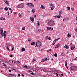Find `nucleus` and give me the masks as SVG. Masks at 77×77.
<instances>
[{"mask_svg":"<svg viewBox=\"0 0 77 77\" xmlns=\"http://www.w3.org/2000/svg\"><path fill=\"white\" fill-rule=\"evenodd\" d=\"M3 29L2 28H0V34H1V35L2 36H4V38H5L6 36V31H5L3 34Z\"/></svg>","mask_w":77,"mask_h":77,"instance_id":"nucleus-1","label":"nucleus"},{"mask_svg":"<svg viewBox=\"0 0 77 77\" xmlns=\"http://www.w3.org/2000/svg\"><path fill=\"white\" fill-rule=\"evenodd\" d=\"M48 24L49 26H54L56 25V23L54 22V21L52 20H48Z\"/></svg>","mask_w":77,"mask_h":77,"instance_id":"nucleus-2","label":"nucleus"},{"mask_svg":"<svg viewBox=\"0 0 77 77\" xmlns=\"http://www.w3.org/2000/svg\"><path fill=\"white\" fill-rule=\"evenodd\" d=\"M41 44H40V42H39V40H38L37 41L36 45L35 46V47H36V46H38V47H40V46H41Z\"/></svg>","mask_w":77,"mask_h":77,"instance_id":"nucleus-3","label":"nucleus"},{"mask_svg":"<svg viewBox=\"0 0 77 77\" xmlns=\"http://www.w3.org/2000/svg\"><path fill=\"white\" fill-rule=\"evenodd\" d=\"M17 6L19 8H23L24 6V4L23 3H21L18 5Z\"/></svg>","mask_w":77,"mask_h":77,"instance_id":"nucleus-4","label":"nucleus"},{"mask_svg":"<svg viewBox=\"0 0 77 77\" xmlns=\"http://www.w3.org/2000/svg\"><path fill=\"white\" fill-rule=\"evenodd\" d=\"M70 69L71 70H72V71H75L76 70H77V67H75L74 66H72L70 67Z\"/></svg>","mask_w":77,"mask_h":77,"instance_id":"nucleus-5","label":"nucleus"},{"mask_svg":"<svg viewBox=\"0 0 77 77\" xmlns=\"http://www.w3.org/2000/svg\"><path fill=\"white\" fill-rule=\"evenodd\" d=\"M50 6H51V11H53V10L54 9V7H55V6L53 4H50Z\"/></svg>","mask_w":77,"mask_h":77,"instance_id":"nucleus-6","label":"nucleus"},{"mask_svg":"<svg viewBox=\"0 0 77 77\" xmlns=\"http://www.w3.org/2000/svg\"><path fill=\"white\" fill-rule=\"evenodd\" d=\"M68 18H66L63 19V21H68L69 20Z\"/></svg>","mask_w":77,"mask_h":77,"instance_id":"nucleus-7","label":"nucleus"},{"mask_svg":"<svg viewBox=\"0 0 77 77\" xmlns=\"http://www.w3.org/2000/svg\"><path fill=\"white\" fill-rule=\"evenodd\" d=\"M30 19L31 21H32V22H33V21H34V18H33V17H31L30 18Z\"/></svg>","mask_w":77,"mask_h":77,"instance_id":"nucleus-8","label":"nucleus"},{"mask_svg":"<svg viewBox=\"0 0 77 77\" xmlns=\"http://www.w3.org/2000/svg\"><path fill=\"white\" fill-rule=\"evenodd\" d=\"M71 48L72 50H73L74 48H75V46L72 45L71 46Z\"/></svg>","mask_w":77,"mask_h":77,"instance_id":"nucleus-9","label":"nucleus"},{"mask_svg":"<svg viewBox=\"0 0 77 77\" xmlns=\"http://www.w3.org/2000/svg\"><path fill=\"white\" fill-rule=\"evenodd\" d=\"M26 5H29V7H30L31 8L32 7V3H27Z\"/></svg>","mask_w":77,"mask_h":77,"instance_id":"nucleus-10","label":"nucleus"},{"mask_svg":"<svg viewBox=\"0 0 77 77\" xmlns=\"http://www.w3.org/2000/svg\"><path fill=\"white\" fill-rule=\"evenodd\" d=\"M42 70L44 72H47V69H43Z\"/></svg>","mask_w":77,"mask_h":77,"instance_id":"nucleus-11","label":"nucleus"},{"mask_svg":"<svg viewBox=\"0 0 77 77\" xmlns=\"http://www.w3.org/2000/svg\"><path fill=\"white\" fill-rule=\"evenodd\" d=\"M41 8L42 9H45V7L43 5H41Z\"/></svg>","mask_w":77,"mask_h":77,"instance_id":"nucleus-12","label":"nucleus"},{"mask_svg":"<svg viewBox=\"0 0 77 77\" xmlns=\"http://www.w3.org/2000/svg\"><path fill=\"white\" fill-rule=\"evenodd\" d=\"M4 2L6 3V4H7V5H9V4L8 3V2L7 1H4Z\"/></svg>","mask_w":77,"mask_h":77,"instance_id":"nucleus-13","label":"nucleus"},{"mask_svg":"<svg viewBox=\"0 0 77 77\" xmlns=\"http://www.w3.org/2000/svg\"><path fill=\"white\" fill-rule=\"evenodd\" d=\"M64 47L65 48H66V49H68L69 48V47H68V46L67 45H65Z\"/></svg>","mask_w":77,"mask_h":77,"instance_id":"nucleus-14","label":"nucleus"},{"mask_svg":"<svg viewBox=\"0 0 77 77\" xmlns=\"http://www.w3.org/2000/svg\"><path fill=\"white\" fill-rule=\"evenodd\" d=\"M9 75H10L11 77H13V76L15 77V75L11 74H9Z\"/></svg>","mask_w":77,"mask_h":77,"instance_id":"nucleus-15","label":"nucleus"},{"mask_svg":"<svg viewBox=\"0 0 77 77\" xmlns=\"http://www.w3.org/2000/svg\"><path fill=\"white\" fill-rule=\"evenodd\" d=\"M56 46L57 47V48H58V47H60V43H58Z\"/></svg>","mask_w":77,"mask_h":77,"instance_id":"nucleus-16","label":"nucleus"},{"mask_svg":"<svg viewBox=\"0 0 77 77\" xmlns=\"http://www.w3.org/2000/svg\"><path fill=\"white\" fill-rule=\"evenodd\" d=\"M0 20H5V18L3 17H1L0 18Z\"/></svg>","mask_w":77,"mask_h":77,"instance_id":"nucleus-17","label":"nucleus"},{"mask_svg":"<svg viewBox=\"0 0 77 77\" xmlns=\"http://www.w3.org/2000/svg\"><path fill=\"white\" fill-rule=\"evenodd\" d=\"M48 58H46L45 59V61H47V60H48L49 59V57H48Z\"/></svg>","mask_w":77,"mask_h":77,"instance_id":"nucleus-18","label":"nucleus"},{"mask_svg":"<svg viewBox=\"0 0 77 77\" xmlns=\"http://www.w3.org/2000/svg\"><path fill=\"white\" fill-rule=\"evenodd\" d=\"M35 43H36L35 42H32L31 43V45H34V44H35Z\"/></svg>","mask_w":77,"mask_h":77,"instance_id":"nucleus-19","label":"nucleus"},{"mask_svg":"<svg viewBox=\"0 0 77 77\" xmlns=\"http://www.w3.org/2000/svg\"><path fill=\"white\" fill-rule=\"evenodd\" d=\"M45 59H43L41 61V62H45Z\"/></svg>","mask_w":77,"mask_h":77,"instance_id":"nucleus-20","label":"nucleus"},{"mask_svg":"<svg viewBox=\"0 0 77 77\" xmlns=\"http://www.w3.org/2000/svg\"><path fill=\"white\" fill-rule=\"evenodd\" d=\"M65 53L64 52H63L61 54V56H65Z\"/></svg>","mask_w":77,"mask_h":77,"instance_id":"nucleus-21","label":"nucleus"},{"mask_svg":"<svg viewBox=\"0 0 77 77\" xmlns=\"http://www.w3.org/2000/svg\"><path fill=\"white\" fill-rule=\"evenodd\" d=\"M54 41L53 42V44H52L53 45H54V44H55L56 42V40H55V42H54Z\"/></svg>","mask_w":77,"mask_h":77,"instance_id":"nucleus-22","label":"nucleus"},{"mask_svg":"<svg viewBox=\"0 0 77 77\" xmlns=\"http://www.w3.org/2000/svg\"><path fill=\"white\" fill-rule=\"evenodd\" d=\"M21 50L22 51H25V49L24 48H22Z\"/></svg>","mask_w":77,"mask_h":77,"instance_id":"nucleus-23","label":"nucleus"},{"mask_svg":"<svg viewBox=\"0 0 77 77\" xmlns=\"http://www.w3.org/2000/svg\"><path fill=\"white\" fill-rule=\"evenodd\" d=\"M65 66H67V61H66L65 62Z\"/></svg>","mask_w":77,"mask_h":77,"instance_id":"nucleus-24","label":"nucleus"},{"mask_svg":"<svg viewBox=\"0 0 77 77\" xmlns=\"http://www.w3.org/2000/svg\"><path fill=\"white\" fill-rule=\"evenodd\" d=\"M8 8H5L4 9L5 10V11H8Z\"/></svg>","mask_w":77,"mask_h":77,"instance_id":"nucleus-25","label":"nucleus"},{"mask_svg":"<svg viewBox=\"0 0 77 77\" xmlns=\"http://www.w3.org/2000/svg\"><path fill=\"white\" fill-rule=\"evenodd\" d=\"M28 41H29V42L31 41V40L30 39V38H28Z\"/></svg>","mask_w":77,"mask_h":77,"instance_id":"nucleus-26","label":"nucleus"},{"mask_svg":"<svg viewBox=\"0 0 77 77\" xmlns=\"http://www.w3.org/2000/svg\"><path fill=\"white\" fill-rule=\"evenodd\" d=\"M35 6V5L32 4V3L31 4V8H33V7H34Z\"/></svg>","mask_w":77,"mask_h":77,"instance_id":"nucleus-27","label":"nucleus"},{"mask_svg":"<svg viewBox=\"0 0 77 77\" xmlns=\"http://www.w3.org/2000/svg\"><path fill=\"white\" fill-rule=\"evenodd\" d=\"M54 56H55V57H57V54L56 53H55L54 54Z\"/></svg>","mask_w":77,"mask_h":77,"instance_id":"nucleus-28","label":"nucleus"},{"mask_svg":"<svg viewBox=\"0 0 77 77\" xmlns=\"http://www.w3.org/2000/svg\"><path fill=\"white\" fill-rule=\"evenodd\" d=\"M19 16L20 17V18H21L22 17V16H21V15L20 14H19Z\"/></svg>","mask_w":77,"mask_h":77,"instance_id":"nucleus-29","label":"nucleus"},{"mask_svg":"<svg viewBox=\"0 0 77 77\" xmlns=\"http://www.w3.org/2000/svg\"><path fill=\"white\" fill-rule=\"evenodd\" d=\"M67 8L68 9V10H69V11L71 10V8H70L69 7H67Z\"/></svg>","mask_w":77,"mask_h":77,"instance_id":"nucleus-30","label":"nucleus"},{"mask_svg":"<svg viewBox=\"0 0 77 77\" xmlns=\"http://www.w3.org/2000/svg\"><path fill=\"white\" fill-rule=\"evenodd\" d=\"M53 30V28L51 27H50V30Z\"/></svg>","mask_w":77,"mask_h":77,"instance_id":"nucleus-31","label":"nucleus"},{"mask_svg":"<svg viewBox=\"0 0 77 77\" xmlns=\"http://www.w3.org/2000/svg\"><path fill=\"white\" fill-rule=\"evenodd\" d=\"M48 36H46L45 37V39H48Z\"/></svg>","mask_w":77,"mask_h":77,"instance_id":"nucleus-32","label":"nucleus"},{"mask_svg":"<svg viewBox=\"0 0 77 77\" xmlns=\"http://www.w3.org/2000/svg\"><path fill=\"white\" fill-rule=\"evenodd\" d=\"M71 10L72 11H74V8H72Z\"/></svg>","mask_w":77,"mask_h":77,"instance_id":"nucleus-33","label":"nucleus"},{"mask_svg":"<svg viewBox=\"0 0 77 77\" xmlns=\"http://www.w3.org/2000/svg\"><path fill=\"white\" fill-rule=\"evenodd\" d=\"M35 10L34 9H32V11L33 13H35Z\"/></svg>","mask_w":77,"mask_h":77,"instance_id":"nucleus-34","label":"nucleus"},{"mask_svg":"<svg viewBox=\"0 0 77 77\" xmlns=\"http://www.w3.org/2000/svg\"><path fill=\"white\" fill-rule=\"evenodd\" d=\"M57 17H58V18H61V17H62V16H61L58 15V16H57Z\"/></svg>","mask_w":77,"mask_h":77,"instance_id":"nucleus-35","label":"nucleus"},{"mask_svg":"<svg viewBox=\"0 0 77 77\" xmlns=\"http://www.w3.org/2000/svg\"><path fill=\"white\" fill-rule=\"evenodd\" d=\"M25 28H26V27H23L22 29V30H25Z\"/></svg>","mask_w":77,"mask_h":77,"instance_id":"nucleus-36","label":"nucleus"},{"mask_svg":"<svg viewBox=\"0 0 77 77\" xmlns=\"http://www.w3.org/2000/svg\"><path fill=\"white\" fill-rule=\"evenodd\" d=\"M37 24L38 25V26H39V22L38 21H37Z\"/></svg>","mask_w":77,"mask_h":77,"instance_id":"nucleus-37","label":"nucleus"},{"mask_svg":"<svg viewBox=\"0 0 77 77\" xmlns=\"http://www.w3.org/2000/svg\"><path fill=\"white\" fill-rule=\"evenodd\" d=\"M55 18H58V17L57 16H54Z\"/></svg>","mask_w":77,"mask_h":77,"instance_id":"nucleus-38","label":"nucleus"},{"mask_svg":"<svg viewBox=\"0 0 77 77\" xmlns=\"http://www.w3.org/2000/svg\"><path fill=\"white\" fill-rule=\"evenodd\" d=\"M75 31H76V32H77V28H75Z\"/></svg>","mask_w":77,"mask_h":77,"instance_id":"nucleus-39","label":"nucleus"},{"mask_svg":"<svg viewBox=\"0 0 77 77\" xmlns=\"http://www.w3.org/2000/svg\"><path fill=\"white\" fill-rule=\"evenodd\" d=\"M47 30H50V28H49L48 27H47Z\"/></svg>","mask_w":77,"mask_h":77,"instance_id":"nucleus-40","label":"nucleus"},{"mask_svg":"<svg viewBox=\"0 0 77 77\" xmlns=\"http://www.w3.org/2000/svg\"><path fill=\"white\" fill-rule=\"evenodd\" d=\"M38 31L39 32H41V29H38Z\"/></svg>","mask_w":77,"mask_h":77,"instance_id":"nucleus-41","label":"nucleus"},{"mask_svg":"<svg viewBox=\"0 0 77 77\" xmlns=\"http://www.w3.org/2000/svg\"><path fill=\"white\" fill-rule=\"evenodd\" d=\"M24 67L25 68V67L26 68H27V66L26 65L25 66H24Z\"/></svg>","mask_w":77,"mask_h":77,"instance_id":"nucleus-42","label":"nucleus"},{"mask_svg":"<svg viewBox=\"0 0 77 77\" xmlns=\"http://www.w3.org/2000/svg\"><path fill=\"white\" fill-rule=\"evenodd\" d=\"M60 39V38H57V39H56L55 40H56V41H57V40H59V39Z\"/></svg>","mask_w":77,"mask_h":77,"instance_id":"nucleus-43","label":"nucleus"},{"mask_svg":"<svg viewBox=\"0 0 77 77\" xmlns=\"http://www.w3.org/2000/svg\"><path fill=\"white\" fill-rule=\"evenodd\" d=\"M7 50H8V51H9V47H7Z\"/></svg>","mask_w":77,"mask_h":77,"instance_id":"nucleus-44","label":"nucleus"},{"mask_svg":"<svg viewBox=\"0 0 77 77\" xmlns=\"http://www.w3.org/2000/svg\"><path fill=\"white\" fill-rule=\"evenodd\" d=\"M62 14V13L60 11L59 13V15H61V14Z\"/></svg>","mask_w":77,"mask_h":77,"instance_id":"nucleus-45","label":"nucleus"},{"mask_svg":"<svg viewBox=\"0 0 77 77\" xmlns=\"http://www.w3.org/2000/svg\"><path fill=\"white\" fill-rule=\"evenodd\" d=\"M11 69H12V70H14V71H15V69L11 68Z\"/></svg>","mask_w":77,"mask_h":77,"instance_id":"nucleus-46","label":"nucleus"},{"mask_svg":"<svg viewBox=\"0 0 77 77\" xmlns=\"http://www.w3.org/2000/svg\"><path fill=\"white\" fill-rule=\"evenodd\" d=\"M48 39H49V40H51V38H50V37H49L48 38Z\"/></svg>","mask_w":77,"mask_h":77,"instance_id":"nucleus-47","label":"nucleus"},{"mask_svg":"<svg viewBox=\"0 0 77 77\" xmlns=\"http://www.w3.org/2000/svg\"><path fill=\"white\" fill-rule=\"evenodd\" d=\"M31 74H32V75H33L34 74V73L32 72L31 73Z\"/></svg>","mask_w":77,"mask_h":77,"instance_id":"nucleus-48","label":"nucleus"},{"mask_svg":"<svg viewBox=\"0 0 77 77\" xmlns=\"http://www.w3.org/2000/svg\"><path fill=\"white\" fill-rule=\"evenodd\" d=\"M35 59H33L32 60V62H34V61H35Z\"/></svg>","mask_w":77,"mask_h":77,"instance_id":"nucleus-49","label":"nucleus"},{"mask_svg":"<svg viewBox=\"0 0 77 77\" xmlns=\"http://www.w3.org/2000/svg\"><path fill=\"white\" fill-rule=\"evenodd\" d=\"M34 17L35 18H36V15H34Z\"/></svg>","mask_w":77,"mask_h":77,"instance_id":"nucleus-50","label":"nucleus"},{"mask_svg":"<svg viewBox=\"0 0 77 77\" xmlns=\"http://www.w3.org/2000/svg\"><path fill=\"white\" fill-rule=\"evenodd\" d=\"M6 66V64H4V65H3V66Z\"/></svg>","mask_w":77,"mask_h":77,"instance_id":"nucleus-51","label":"nucleus"},{"mask_svg":"<svg viewBox=\"0 0 77 77\" xmlns=\"http://www.w3.org/2000/svg\"><path fill=\"white\" fill-rule=\"evenodd\" d=\"M17 62H18V63H20V62L19 61H17Z\"/></svg>","mask_w":77,"mask_h":77,"instance_id":"nucleus-52","label":"nucleus"},{"mask_svg":"<svg viewBox=\"0 0 77 77\" xmlns=\"http://www.w3.org/2000/svg\"><path fill=\"white\" fill-rule=\"evenodd\" d=\"M9 10H11V11L12 9H11V8H9Z\"/></svg>","mask_w":77,"mask_h":77,"instance_id":"nucleus-53","label":"nucleus"},{"mask_svg":"<svg viewBox=\"0 0 77 77\" xmlns=\"http://www.w3.org/2000/svg\"><path fill=\"white\" fill-rule=\"evenodd\" d=\"M17 14V13L16 12H14V15H15V14Z\"/></svg>","mask_w":77,"mask_h":77,"instance_id":"nucleus-54","label":"nucleus"},{"mask_svg":"<svg viewBox=\"0 0 77 77\" xmlns=\"http://www.w3.org/2000/svg\"><path fill=\"white\" fill-rule=\"evenodd\" d=\"M68 37H69V36H71V34H70L69 35V36H68Z\"/></svg>","mask_w":77,"mask_h":77,"instance_id":"nucleus-55","label":"nucleus"},{"mask_svg":"<svg viewBox=\"0 0 77 77\" xmlns=\"http://www.w3.org/2000/svg\"><path fill=\"white\" fill-rule=\"evenodd\" d=\"M14 50V48H13L11 49V51H13Z\"/></svg>","mask_w":77,"mask_h":77,"instance_id":"nucleus-56","label":"nucleus"},{"mask_svg":"<svg viewBox=\"0 0 77 77\" xmlns=\"http://www.w3.org/2000/svg\"><path fill=\"white\" fill-rule=\"evenodd\" d=\"M66 67L67 69H68V66H66Z\"/></svg>","mask_w":77,"mask_h":77,"instance_id":"nucleus-57","label":"nucleus"},{"mask_svg":"<svg viewBox=\"0 0 77 77\" xmlns=\"http://www.w3.org/2000/svg\"><path fill=\"white\" fill-rule=\"evenodd\" d=\"M61 76H63V74H61Z\"/></svg>","mask_w":77,"mask_h":77,"instance_id":"nucleus-58","label":"nucleus"},{"mask_svg":"<svg viewBox=\"0 0 77 77\" xmlns=\"http://www.w3.org/2000/svg\"><path fill=\"white\" fill-rule=\"evenodd\" d=\"M10 57H12V55H10Z\"/></svg>","mask_w":77,"mask_h":77,"instance_id":"nucleus-59","label":"nucleus"},{"mask_svg":"<svg viewBox=\"0 0 77 77\" xmlns=\"http://www.w3.org/2000/svg\"><path fill=\"white\" fill-rule=\"evenodd\" d=\"M18 76H19V77H20V74H18Z\"/></svg>","mask_w":77,"mask_h":77,"instance_id":"nucleus-60","label":"nucleus"},{"mask_svg":"<svg viewBox=\"0 0 77 77\" xmlns=\"http://www.w3.org/2000/svg\"><path fill=\"white\" fill-rule=\"evenodd\" d=\"M56 75H57V76H58V74L57 73H56Z\"/></svg>","mask_w":77,"mask_h":77,"instance_id":"nucleus-61","label":"nucleus"},{"mask_svg":"<svg viewBox=\"0 0 77 77\" xmlns=\"http://www.w3.org/2000/svg\"><path fill=\"white\" fill-rule=\"evenodd\" d=\"M70 45H72V43H70Z\"/></svg>","mask_w":77,"mask_h":77,"instance_id":"nucleus-62","label":"nucleus"},{"mask_svg":"<svg viewBox=\"0 0 77 77\" xmlns=\"http://www.w3.org/2000/svg\"><path fill=\"white\" fill-rule=\"evenodd\" d=\"M12 12H13V11H12V10H11V13H12Z\"/></svg>","mask_w":77,"mask_h":77,"instance_id":"nucleus-63","label":"nucleus"},{"mask_svg":"<svg viewBox=\"0 0 77 77\" xmlns=\"http://www.w3.org/2000/svg\"><path fill=\"white\" fill-rule=\"evenodd\" d=\"M9 72H11V70H9Z\"/></svg>","mask_w":77,"mask_h":77,"instance_id":"nucleus-64","label":"nucleus"}]
</instances>
